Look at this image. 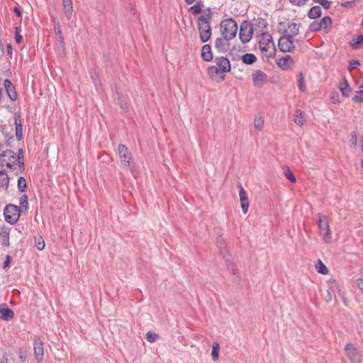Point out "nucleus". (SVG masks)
Listing matches in <instances>:
<instances>
[{"instance_id": "a211bd4d", "label": "nucleus", "mask_w": 363, "mask_h": 363, "mask_svg": "<svg viewBox=\"0 0 363 363\" xmlns=\"http://www.w3.org/2000/svg\"><path fill=\"white\" fill-rule=\"evenodd\" d=\"M9 184V177L4 170H0V191L7 190Z\"/></svg>"}, {"instance_id": "a878e982", "label": "nucleus", "mask_w": 363, "mask_h": 363, "mask_svg": "<svg viewBox=\"0 0 363 363\" xmlns=\"http://www.w3.org/2000/svg\"><path fill=\"white\" fill-rule=\"evenodd\" d=\"M320 16H321V9L318 6H315L312 7L308 13V16L310 18H317L320 17Z\"/></svg>"}, {"instance_id": "b1692460", "label": "nucleus", "mask_w": 363, "mask_h": 363, "mask_svg": "<svg viewBox=\"0 0 363 363\" xmlns=\"http://www.w3.org/2000/svg\"><path fill=\"white\" fill-rule=\"evenodd\" d=\"M211 48V47H202L201 57L206 62H210L213 59V54Z\"/></svg>"}, {"instance_id": "8fccbe9b", "label": "nucleus", "mask_w": 363, "mask_h": 363, "mask_svg": "<svg viewBox=\"0 0 363 363\" xmlns=\"http://www.w3.org/2000/svg\"><path fill=\"white\" fill-rule=\"evenodd\" d=\"M310 28L311 30L318 31L322 29L320 25H319V22H313L311 24Z\"/></svg>"}, {"instance_id": "ddd939ff", "label": "nucleus", "mask_w": 363, "mask_h": 363, "mask_svg": "<svg viewBox=\"0 0 363 363\" xmlns=\"http://www.w3.org/2000/svg\"><path fill=\"white\" fill-rule=\"evenodd\" d=\"M252 24L253 25V32L255 33V35H257L260 33L267 31V26L268 23L264 18H254Z\"/></svg>"}, {"instance_id": "473e14b6", "label": "nucleus", "mask_w": 363, "mask_h": 363, "mask_svg": "<svg viewBox=\"0 0 363 363\" xmlns=\"http://www.w3.org/2000/svg\"><path fill=\"white\" fill-rule=\"evenodd\" d=\"M189 11L191 12L194 15H197L201 12V4L199 1H196V3L191 6Z\"/></svg>"}, {"instance_id": "7ed1b4c3", "label": "nucleus", "mask_w": 363, "mask_h": 363, "mask_svg": "<svg viewBox=\"0 0 363 363\" xmlns=\"http://www.w3.org/2000/svg\"><path fill=\"white\" fill-rule=\"evenodd\" d=\"M211 18V12L208 9L207 13L200 16L198 18L200 38L202 43H206L211 35V28L210 26Z\"/></svg>"}, {"instance_id": "09e8293b", "label": "nucleus", "mask_w": 363, "mask_h": 363, "mask_svg": "<svg viewBox=\"0 0 363 363\" xmlns=\"http://www.w3.org/2000/svg\"><path fill=\"white\" fill-rule=\"evenodd\" d=\"M359 65H360V62L359 60H352L350 61V62H349L348 69L351 70L353 68H354L356 66H359Z\"/></svg>"}, {"instance_id": "6ab92c4d", "label": "nucleus", "mask_w": 363, "mask_h": 363, "mask_svg": "<svg viewBox=\"0 0 363 363\" xmlns=\"http://www.w3.org/2000/svg\"><path fill=\"white\" fill-rule=\"evenodd\" d=\"M13 316L14 313L11 308L8 307L0 308V318L4 320L9 321L11 320Z\"/></svg>"}, {"instance_id": "864d4df0", "label": "nucleus", "mask_w": 363, "mask_h": 363, "mask_svg": "<svg viewBox=\"0 0 363 363\" xmlns=\"http://www.w3.org/2000/svg\"><path fill=\"white\" fill-rule=\"evenodd\" d=\"M280 50L283 52H292L295 47H279Z\"/></svg>"}, {"instance_id": "0eeeda50", "label": "nucleus", "mask_w": 363, "mask_h": 363, "mask_svg": "<svg viewBox=\"0 0 363 363\" xmlns=\"http://www.w3.org/2000/svg\"><path fill=\"white\" fill-rule=\"evenodd\" d=\"M20 213V208L13 204L6 206L4 210L5 220L11 224H15L18 220Z\"/></svg>"}, {"instance_id": "1a4fd4ad", "label": "nucleus", "mask_w": 363, "mask_h": 363, "mask_svg": "<svg viewBox=\"0 0 363 363\" xmlns=\"http://www.w3.org/2000/svg\"><path fill=\"white\" fill-rule=\"evenodd\" d=\"M118 153L122 167L125 169H129L132 155L128 149L124 145L121 144L118 145Z\"/></svg>"}, {"instance_id": "5701e85b", "label": "nucleus", "mask_w": 363, "mask_h": 363, "mask_svg": "<svg viewBox=\"0 0 363 363\" xmlns=\"http://www.w3.org/2000/svg\"><path fill=\"white\" fill-rule=\"evenodd\" d=\"M306 121L305 113L301 110H296L294 114V122L299 126H302Z\"/></svg>"}, {"instance_id": "4468645a", "label": "nucleus", "mask_w": 363, "mask_h": 363, "mask_svg": "<svg viewBox=\"0 0 363 363\" xmlns=\"http://www.w3.org/2000/svg\"><path fill=\"white\" fill-rule=\"evenodd\" d=\"M345 352L352 363H360V356L353 345L348 343L345 346Z\"/></svg>"}, {"instance_id": "c9c22d12", "label": "nucleus", "mask_w": 363, "mask_h": 363, "mask_svg": "<svg viewBox=\"0 0 363 363\" xmlns=\"http://www.w3.org/2000/svg\"><path fill=\"white\" fill-rule=\"evenodd\" d=\"M54 30H55V34L57 35V37L60 39V40H62L63 39V37H62V29H61V26L60 24V23L57 21V22H55L54 23Z\"/></svg>"}, {"instance_id": "603ef678", "label": "nucleus", "mask_w": 363, "mask_h": 363, "mask_svg": "<svg viewBox=\"0 0 363 363\" xmlns=\"http://www.w3.org/2000/svg\"><path fill=\"white\" fill-rule=\"evenodd\" d=\"M22 40V36L20 35L19 32L18 31V28H16V34H15V40L17 44L21 43Z\"/></svg>"}, {"instance_id": "393cba45", "label": "nucleus", "mask_w": 363, "mask_h": 363, "mask_svg": "<svg viewBox=\"0 0 363 363\" xmlns=\"http://www.w3.org/2000/svg\"><path fill=\"white\" fill-rule=\"evenodd\" d=\"M16 160L18 162V169L20 172H23L25 169L24 162H23V152L22 149H19L18 151V155L16 156Z\"/></svg>"}, {"instance_id": "aec40b11", "label": "nucleus", "mask_w": 363, "mask_h": 363, "mask_svg": "<svg viewBox=\"0 0 363 363\" xmlns=\"http://www.w3.org/2000/svg\"><path fill=\"white\" fill-rule=\"evenodd\" d=\"M0 240L2 245L8 247L9 245V229L2 228L0 230Z\"/></svg>"}, {"instance_id": "72a5a7b5", "label": "nucleus", "mask_w": 363, "mask_h": 363, "mask_svg": "<svg viewBox=\"0 0 363 363\" xmlns=\"http://www.w3.org/2000/svg\"><path fill=\"white\" fill-rule=\"evenodd\" d=\"M332 23V20L329 16H325L322 20L319 22V25L322 29H326L328 28Z\"/></svg>"}, {"instance_id": "ea45409f", "label": "nucleus", "mask_w": 363, "mask_h": 363, "mask_svg": "<svg viewBox=\"0 0 363 363\" xmlns=\"http://www.w3.org/2000/svg\"><path fill=\"white\" fill-rule=\"evenodd\" d=\"M118 104L122 110L124 111H127V103L125 99L123 96H118Z\"/></svg>"}, {"instance_id": "37998d69", "label": "nucleus", "mask_w": 363, "mask_h": 363, "mask_svg": "<svg viewBox=\"0 0 363 363\" xmlns=\"http://www.w3.org/2000/svg\"><path fill=\"white\" fill-rule=\"evenodd\" d=\"M315 3L320 4L324 9H329L330 2L328 0H313Z\"/></svg>"}, {"instance_id": "c756f323", "label": "nucleus", "mask_w": 363, "mask_h": 363, "mask_svg": "<svg viewBox=\"0 0 363 363\" xmlns=\"http://www.w3.org/2000/svg\"><path fill=\"white\" fill-rule=\"evenodd\" d=\"M283 174L291 183L296 182L295 176L289 167L284 169Z\"/></svg>"}, {"instance_id": "2eb2a0df", "label": "nucleus", "mask_w": 363, "mask_h": 363, "mask_svg": "<svg viewBox=\"0 0 363 363\" xmlns=\"http://www.w3.org/2000/svg\"><path fill=\"white\" fill-rule=\"evenodd\" d=\"M277 65L283 70L289 69L294 65V61L289 55H284V56L276 60Z\"/></svg>"}, {"instance_id": "bb28decb", "label": "nucleus", "mask_w": 363, "mask_h": 363, "mask_svg": "<svg viewBox=\"0 0 363 363\" xmlns=\"http://www.w3.org/2000/svg\"><path fill=\"white\" fill-rule=\"evenodd\" d=\"M242 60L245 64L252 65L257 60V57L253 54L247 53L242 57Z\"/></svg>"}, {"instance_id": "69168bd1", "label": "nucleus", "mask_w": 363, "mask_h": 363, "mask_svg": "<svg viewBox=\"0 0 363 363\" xmlns=\"http://www.w3.org/2000/svg\"><path fill=\"white\" fill-rule=\"evenodd\" d=\"M20 359H21V360L22 362H25V361H26V357H25L24 356H23V355H21V356H20Z\"/></svg>"}, {"instance_id": "6e6552de", "label": "nucleus", "mask_w": 363, "mask_h": 363, "mask_svg": "<svg viewBox=\"0 0 363 363\" xmlns=\"http://www.w3.org/2000/svg\"><path fill=\"white\" fill-rule=\"evenodd\" d=\"M253 25L251 22L245 21L240 27L239 38L242 43H248L252 36H255L253 32Z\"/></svg>"}, {"instance_id": "4d7b16f0", "label": "nucleus", "mask_w": 363, "mask_h": 363, "mask_svg": "<svg viewBox=\"0 0 363 363\" xmlns=\"http://www.w3.org/2000/svg\"><path fill=\"white\" fill-rule=\"evenodd\" d=\"M14 12H15V13H16L18 17H20V16H21V11H20V10H19L18 8H16V7H15V8H14Z\"/></svg>"}, {"instance_id": "4c0bfd02", "label": "nucleus", "mask_w": 363, "mask_h": 363, "mask_svg": "<svg viewBox=\"0 0 363 363\" xmlns=\"http://www.w3.org/2000/svg\"><path fill=\"white\" fill-rule=\"evenodd\" d=\"M28 196L26 194H23L20 199V206L21 208L26 210L28 208Z\"/></svg>"}, {"instance_id": "c03bdc74", "label": "nucleus", "mask_w": 363, "mask_h": 363, "mask_svg": "<svg viewBox=\"0 0 363 363\" xmlns=\"http://www.w3.org/2000/svg\"><path fill=\"white\" fill-rule=\"evenodd\" d=\"M263 125V119L261 117H257L255 120V127L257 130H261Z\"/></svg>"}, {"instance_id": "6e6d98bb", "label": "nucleus", "mask_w": 363, "mask_h": 363, "mask_svg": "<svg viewBox=\"0 0 363 363\" xmlns=\"http://www.w3.org/2000/svg\"><path fill=\"white\" fill-rule=\"evenodd\" d=\"M332 101L333 103H337L339 101V96L337 93L333 94V96H332Z\"/></svg>"}, {"instance_id": "13d9d810", "label": "nucleus", "mask_w": 363, "mask_h": 363, "mask_svg": "<svg viewBox=\"0 0 363 363\" xmlns=\"http://www.w3.org/2000/svg\"><path fill=\"white\" fill-rule=\"evenodd\" d=\"M217 245L221 248V245H223V239L221 238H218Z\"/></svg>"}, {"instance_id": "0e129e2a", "label": "nucleus", "mask_w": 363, "mask_h": 363, "mask_svg": "<svg viewBox=\"0 0 363 363\" xmlns=\"http://www.w3.org/2000/svg\"><path fill=\"white\" fill-rule=\"evenodd\" d=\"M2 96H3V91H2L1 87L0 86V101L1 100Z\"/></svg>"}, {"instance_id": "3c124183", "label": "nucleus", "mask_w": 363, "mask_h": 363, "mask_svg": "<svg viewBox=\"0 0 363 363\" xmlns=\"http://www.w3.org/2000/svg\"><path fill=\"white\" fill-rule=\"evenodd\" d=\"M350 143L352 146H356L357 143V137L355 133H352L351 138L350 140Z\"/></svg>"}, {"instance_id": "9d476101", "label": "nucleus", "mask_w": 363, "mask_h": 363, "mask_svg": "<svg viewBox=\"0 0 363 363\" xmlns=\"http://www.w3.org/2000/svg\"><path fill=\"white\" fill-rule=\"evenodd\" d=\"M34 356L38 363H40L44 356V348L43 341L39 337L35 336L33 338Z\"/></svg>"}, {"instance_id": "58836bf2", "label": "nucleus", "mask_w": 363, "mask_h": 363, "mask_svg": "<svg viewBox=\"0 0 363 363\" xmlns=\"http://www.w3.org/2000/svg\"><path fill=\"white\" fill-rule=\"evenodd\" d=\"M353 101L356 103H360L363 101V92L357 91L354 96L352 98Z\"/></svg>"}, {"instance_id": "f03ea898", "label": "nucleus", "mask_w": 363, "mask_h": 363, "mask_svg": "<svg viewBox=\"0 0 363 363\" xmlns=\"http://www.w3.org/2000/svg\"><path fill=\"white\" fill-rule=\"evenodd\" d=\"M277 31L281 35L279 38L277 45H284L286 43L292 44L294 43V37L298 33V26L295 23H291L289 21H281L277 26Z\"/></svg>"}, {"instance_id": "7c9ffc66", "label": "nucleus", "mask_w": 363, "mask_h": 363, "mask_svg": "<svg viewBox=\"0 0 363 363\" xmlns=\"http://www.w3.org/2000/svg\"><path fill=\"white\" fill-rule=\"evenodd\" d=\"M315 268L317 272L322 274L325 275L328 273V268L320 260H318V264L315 265Z\"/></svg>"}, {"instance_id": "39448f33", "label": "nucleus", "mask_w": 363, "mask_h": 363, "mask_svg": "<svg viewBox=\"0 0 363 363\" xmlns=\"http://www.w3.org/2000/svg\"><path fill=\"white\" fill-rule=\"evenodd\" d=\"M0 165L13 170L18 166L16 155L12 150H5L0 154Z\"/></svg>"}, {"instance_id": "f704fd0d", "label": "nucleus", "mask_w": 363, "mask_h": 363, "mask_svg": "<svg viewBox=\"0 0 363 363\" xmlns=\"http://www.w3.org/2000/svg\"><path fill=\"white\" fill-rule=\"evenodd\" d=\"M297 85L301 91L303 92L306 91V84L304 82V79H303L302 73H300V74H299V77H298V82H297Z\"/></svg>"}, {"instance_id": "4be33fe9", "label": "nucleus", "mask_w": 363, "mask_h": 363, "mask_svg": "<svg viewBox=\"0 0 363 363\" xmlns=\"http://www.w3.org/2000/svg\"><path fill=\"white\" fill-rule=\"evenodd\" d=\"M16 125V135L18 141L22 139V123L19 116H16L14 118Z\"/></svg>"}, {"instance_id": "a19ab883", "label": "nucleus", "mask_w": 363, "mask_h": 363, "mask_svg": "<svg viewBox=\"0 0 363 363\" xmlns=\"http://www.w3.org/2000/svg\"><path fill=\"white\" fill-rule=\"evenodd\" d=\"M363 43V35H357L355 38L350 42V45H358Z\"/></svg>"}, {"instance_id": "5fc2aeb1", "label": "nucleus", "mask_w": 363, "mask_h": 363, "mask_svg": "<svg viewBox=\"0 0 363 363\" xmlns=\"http://www.w3.org/2000/svg\"><path fill=\"white\" fill-rule=\"evenodd\" d=\"M358 288L363 291V279H358L357 281Z\"/></svg>"}, {"instance_id": "cd10ccee", "label": "nucleus", "mask_w": 363, "mask_h": 363, "mask_svg": "<svg viewBox=\"0 0 363 363\" xmlns=\"http://www.w3.org/2000/svg\"><path fill=\"white\" fill-rule=\"evenodd\" d=\"M340 89L342 94L344 96H346V97L349 96V93L350 91V87L349 84L346 79H345L344 82L340 84Z\"/></svg>"}, {"instance_id": "412c9836", "label": "nucleus", "mask_w": 363, "mask_h": 363, "mask_svg": "<svg viewBox=\"0 0 363 363\" xmlns=\"http://www.w3.org/2000/svg\"><path fill=\"white\" fill-rule=\"evenodd\" d=\"M62 6L66 16L69 18L73 13L72 1L71 0H62Z\"/></svg>"}, {"instance_id": "680f3d73", "label": "nucleus", "mask_w": 363, "mask_h": 363, "mask_svg": "<svg viewBox=\"0 0 363 363\" xmlns=\"http://www.w3.org/2000/svg\"><path fill=\"white\" fill-rule=\"evenodd\" d=\"M196 0H184L185 3L188 5L192 4Z\"/></svg>"}, {"instance_id": "20e7f679", "label": "nucleus", "mask_w": 363, "mask_h": 363, "mask_svg": "<svg viewBox=\"0 0 363 363\" xmlns=\"http://www.w3.org/2000/svg\"><path fill=\"white\" fill-rule=\"evenodd\" d=\"M220 31L222 37L225 40H229L235 37L238 32L236 21L232 18L224 19L220 24Z\"/></svg>"}, {"instance_id": "f8f14e48", "label": "nucleus", "mask_w": 363, "mask_h": 363, "mask_svg": "<svg viewBox=\"0 0 363 363\" xmlns=\"http://www.w3.org/2000/svg\"><path fill=\"white\" fill-rule=\"evenodd\" d=\"M252 82L255 87H262L267 80V74L261 70H257L252 73Z\"/></svg>"}, {"instance_id": "a18cd8bd", "label": "nucleus", "mask_w": 363, "mask_h": 363, "mask_svg": "<svg viewBox=\"0 0 363 363\" xmlns=\"http://www.w3.org/2000/svg\"><path fill=\"white\" fill-rule=\"evenodd\" d=\"M91 77L96 89H98V86H101V82H100L99 79H98V76H97L96 73L91 72Z\"/></svg>"}, {"instance_id": "052dcab7", "label": "nucleus", "mask_w": 363, "mask_h": 363, "mask_svg": "<svg viewBox=\"0 0 363 363\" xmlns=\"http://www.w3.org/2000/svg\"><path fill=\"white\" fill-rule=\"evenodd\" d=\"M12 48L13 47H6V48H7V54L9 55H10V56L12 55Z\"/></svg>"}, {"instance_id": "423d86ee", "label": "nucleus", "mask_w": 363, "mask_h": 363, "mask_svg": "<svg viewBox=\"0 0 363 363\" xmlns=\"http://www.w3.org/2000/svg\"><path fill=\"white\" fill-rule=\"evenodd\" d=\"M318 228L320 233L323 236L324 242L326 243L330 242L332 235L328 218L324 215L319 214L318 216Z\"/></svg>"}, {"instance_id": "338daca9", "label": "nucleus", "mask_w": 363, "mask_h": 363, "mask_svg": "<svg viewBox=\"0 0 363 363\" xmlns=\"http://www.w3.org/2000/svg\"><path fill=\"white\" fill-rule=\"evenodd\" d=\"M352 4V2H346L345 4H342V6L346 7L348 6V4Z\"/></svg>"}, {"instance_id": "c85d7f7f", "label": "nucleus", "mask_w": 363, "mask_h": 363, "mask_svg": "<svg viewBox=\"0 0 363 363\" xmlns=\"http://www.w3.org/2000/svg\"><path fill=\"white\" fill-rule=\"evenodd\" d=\"M220 345L218 342H213L212 346L211 356L214 362L217 361L219 357Z\"/></svg>"}, {"instance_id": "e2e57ef3", "label": "nucleus", "mask_w": 363, "mask_h": 363, "mask_svg": "<svg viewBox=\"0 0 363 363\" xmlns=\"http://www.w3.org/2000/svg\"><path fill=\"white\" fill-rule=\"evenodd\" d=\"M259 48H261L262 52L267 51V48L268 47L263 46V47H259Z\"/></svg>"}, {"instance_id": "dca6fc26", "label": "nucleus", "mask_w": 363, "mask_h": 363, "mask_svg": "<svg viewBox=\"0 0 363 363\" xmlns=\"http://www.w3.org/2000/svg\"><path fill=\"white\" fill-rule=\"evenodd\" d=\"M4 87L9 99L11 101H15L17 98L16 91L14 86L9 79H6L4 81Z\"/></svg>"}, {"instance_id": "bf43d9fd", "label": "nucleus", "mask_w": 363, "mask_h": 363, "mask_svg": "<svg viewBox=\"0 0 363 363\" xmlns=\"http://www.w3.org/2000/svg\"><path fill=\"white\" fill-rule=\"evenodd\" d=\"M9 262H10V257L7 256V259L4 263V267H6L9 265Z\"/></svg>"}, {"instance_id": "e433bc0d", "label": "nucleus", "mask_w": 363, "mask_h": 363, "mask_svg": "<svg viewBox=\"0 0 363 363\" xmlns=\"http://www.w3.org/2000/svg\"><path fill=\"white\" fill-rule=\"evenodd\" d=\"M146 337L149 342L153 343L159 338V335L156 333L149 331L146 335Z\"/></svg>"}, {"instance_id": "2f4dec72", "label": "nucleus", "mask_w": 363, "mask_h": 363, "mask_svg": "<svg viewBox=\"0 0 363 363\" xmlns=\"http://www.w3.org/2000/svg\"><path fill=\"white\" fill-rule=\"evenodd\" d=\"M26 188L27 183L26 179L23 177H19L18 179V189L19 191L21 193L25 192Z\"/></svg>"}, {"instance_id": "de8ad7c7", "label": "nucleus", "mask_w": 363, "mask_h": 363, "mask_svg": "<svg viewBox=\"0 0 363 363\" xmlns=\"http://www.w3.org/2000/svg\"><path fill=\"white\" fill-rule=\"evenodd\" d=\"M226 265L228 269L232 272L233 275L236 274V269L235 266L229 261L228 259H226Z\"/></svg>"}, {"instance_id": "49530a36", "label": "nucleus", "mask_w": 363, "mask_h": 363, "mask_svg": "<svg viewBox=\"0 0 363 363\" xmlns=\"http://www.w3.org/2000/svg\"><path fill=\"white\" fill-rule=\"evenodd\" d=\"M290 2L297 6H301L305 5L309 0H289Z\"/></svg>"}, {"instance_id": "f3484780", "label": "nucleus", "mask_w": 363, "mask_h": 363, "mask_svg": "<svg viewBox=\"0 0 363 363\" xmlns=\"http://www.w3.org/2000/svg\"><path fill=\"white\" fill-rule=\"evenodd\" d=\"M255 37L257 38L259 45H268L269 43L272 40V35L267 31L260 33Z\"/></svg>"}, {"instance_id": "774afa93", "label": "nucleus", "mask_w": 363, "mask_h": 363, "mask_svg": "<svg viewBox=\"0 0 363 363\" xmlns=\"http://www.w3.org/2000/svg\"><path fill=\"white\" fill-rule=\"evenodd\" d=\"M220 41V38H217L216 41V45H218V43Z\"/></svg>"}, {"instance_id": "9b49d317", "label": "nucleus", "mask_w": 363, "mask_h": 363, "mask_svg": "<svg viewBox=\"0 0 363 363\" xmlns=\"http://www.w3.org/2000/svg\"><path fill=\"white\" fill-rule=\"evenodd\" d=\"M239 189V197L241 205L242 211L243 213H247L249 208V199L248 195L245 190L243 189L242 184L240 183L238 185Z\"/></svg>"}, {"instance_id": "f257e3e1", "label": "nucleus", "mask_w": 363, "mask_h": 363, "mask_svg": "<svg viewBox=\"0 0 363 363\" xmlns=\"http://www.w3.org/2000/svg\"><path fill=\"white\" fill-rule=\"evenodd\" d=\"M214 62L216 65L208 67L207 73L213 80L223 81L225 79L224 74L229 72L231 69L230 62L228 58L224 57H217Z\"/></svg>"}, {"instance_id": "79ce46f5", "label": "nucleus", "mask_w": 363, "mask_h": 363, "mask_svg": "<svg viewBox=\"0 0 363 363\" xmlns=\"http://www.w3.org/2000/svg\"><path fill=\"white\" fill-rule=\"evenodd\" d=\"M35 247L38 250H42L45 247V242L43 238L40 237L38 239L35 240Z\"/></svg>"}]
</instances>
